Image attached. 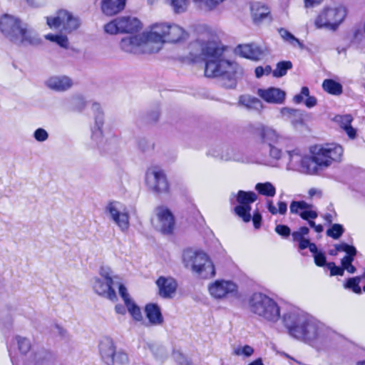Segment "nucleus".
<instances>
[{
	"mask_svg": "<svg viewBox=\"0 0 365 365\" xmlns=\"http://www.w3.org/2000/svg\"><path fill=\"white\" fill-rule=\"evenodd\" d=\"M190 55L193 60L201 58L205 63L207 77H222V85L227 88L236 86V78L243 73L242 68L236 62L225 59L223 48L216 40L200 39L190 43Z\"/></svg>",
	"mask_w": 365,
	"mask_h": 365,
	"instance_id": "f257e3e1",
	"label": "nucleus"
},
{
	"mask_svg": "<svg viewBox=\"0 0 365 365\" xmlns=\"http://www.w3.org/2000/svg\"><path fill=\"white\" fill-rule=\"evenodd\" d=\"M282 319L291 336L318 351L324 348L329 331L317 319L294 307L284 313Z\"/></svg>",
	"mask_w": 365,
	"mask_h": 365,
	"instance_id": "f03ea898",
	"label": "nucleus"
},
{
	"mask_svg": "<svg viewBox=\"0 0 365 365\" xmlns=\"http://www.w3.org/2000/svg\"><path fill=\"white\" fill-rule=\"evenodd\" d=\"M0 31L6 38L18 45H38L41 43L34 31L11 15L4 14L1 17Z\"/></svg>",
	"mask_w": 365,
	"mask_h": 365,
	"instance_id": "7ed1b4c3",
	"label": "nucleus"
},
{
	"mask_svg": "<svg viewBox=\"0 0 365 365\" xmlns=\"http://www.w3.org/2000/svg\"><path fill=\"white\" fill-rule=\"evenodd\" d=\"M149 31L155 53L159 52L165 43H178L185 40L187 36L182 27L170 23L155 24Z\"/></svg>",
	"mask_w": 365,
	"mask_h": 365,
	"instance_id": "20e7f679",
	"label": "nucleus"
},
{
	"mask_svg": "<svg viewBox=\"0 0 365 365\" xmlns=\"http://www.w3.org/2000/svg\"><path fill=\"white\" fill-rule=\"evenodd\" d=\"M248 305L252 313L266 322L275 324L281 318L280 307L277 302L263 293L252 294L249 298Z\"/></svg>",
	"mask_w": 365,
	"mask_h": 365,
	"instance_id": "39448f33",
	"label": "nucleus"
},
{
	"mask_svg": "<svg viewBox=\"0 0 365 365\" xmlns=\"http://www.w3.org/2000/svg\"><path fill=\"white\" fill-rule=\"evenodd\" d=\"M182 260L185 268L189 269L200 278L209 279L215 275L213 262L202 250L186 249L182 252Z\"/></svg>",
	"mask_w": 365,
	"mask_h": 365,
	"instance_id": "423d86ee",
	"label": "nucleus"
},
{
	"mask_svg": "<svg viewBox=\"0 0 365 365\" xmlns=\"http://www.w3.org/2000/svg\"><path fill=\"white\" fill-rule=\"evenodd\" d=\"M343 148L335 143L317 145L310 150L312 163L316 165L317 173L319 168H327L333 163L341 161L343 155Z\"/></svg>",
	"mask_w": 365,
	"mask_h": 365,
	"instance_id": "0eeeda50",
	"label": "nucleus"
},
{
	"mask_svg": "<svg viewBox=\"0 0 365 365\" xmlns=\"http://www.w3.org/2000/svg\"><path fill=\"white\" fill-rule=\"evenodd\" d=\"M347 16V9L341 4L328 6L323 8L314 20L317 29L336 31Z\"/></svg>",
	"mask_w": 365,
	"mask_h": 365,
	"instance_id": "6e6552de",
	"label": "nucleus"
},
{
	"mask_svg": "<svg viewBox=\"0 0 365 365\" xmlns=\"http://www.w3.org/2000/svg\"><path fill=\"white\" fill-rule=\"evenodd\" d=\"M99 274L100 277H94L92 280L94 292L110 301H116L118 297L113 286L115 284L117 276H114L110 267L107 266L101 267Z\"/></svg>",
	"mask_w": 365,
	"mask_h": 365,
	"instance_id": "1a4fd4ad",
	"label": "nucleus"
},
{
	"mask_svg": "<svg viewBox=\"0 0 365 365\" xmlns=\"http://www.w3.org/2000/svg\"><path fill=\"white\" fill-rule=\"evenodd\" d=\"M120 46L122 50L132 53H154L153 44L150 31L135 36H126L121 39Z\"/></svg>",
	"mask_w": 365,
	"mask_h": 365,
	"instance_id": "9d476101",
	"label": "nucleus"
},
{
	"mask_svg": "<svg viewBox=\"0 0 365 365\" xmlns=\"http://www.w3.org/2000/svg\"><path fill=\"white\" fill-rule=\"evenodd\" d=\"M145 184L153 194H167L170 191V183L165 171L158 166L149 167L145 174Z\"/></svg>",
	"mask_w": 365,
	"mask_h": 365,
	"instance_id": "9b49d317",
	"label": "nucleus"
},
{
	"mask_svg": "<svg viewBox=\"0 0 365 365\" xmlns=\"http://www.w3.org/2000/svg\"><path fill=\"white\" fill-rule=\"evenodd\" d=\"M105 212L122 232H128L130 217L129 210L124 204L118 201L110 202L105 207Z\"/></svg>",
	"mask_w": 365,
	"mask_h": 365,
	"instance_id": "f8f14e48",
	"label": "nucleus"
},
{
	"mask_svg": "<svg viewBox=\"0 0 365 365\" xmlns=\"http://www.w3.org/2000/svg\"><path fill=\"white\" fill-rule=\"evenodd\" d=\"M287 153L288 170H298L309 175L317 173L316 165L312 163L311 156L304 155L302 149L296 148L292 150H287Z\"/></svg>",
	"mask_w": 365,
	"mask_h": 365,
	"instance_id": "ddd939ff",
	"label": "nucleus"
},
{
	"mask_svg": "<svg viewBox=\"0 0 365 365\" xmlns=\"http://www.w3.org/2000/svg\"><path fill=\"white\" fill-rule=\"evenodd\" d=\"M152 223L157 230L164 235L172 234L175 227L174 215L165 205H159L155 208Z\"/></svg>",
	"mask_w": 365,
	"mask_h": 365,
	"instance_id": "4468645a",
	"label": "nucleus"
},
{
	"mask_svg": "<svg viewBox=\"0 0 365 365\" xmlns=\"http://www.w3.org/2000/svg\"><path fill=\"white\" fill-rule=\"evenodd\" d=\"M141 22L133 16H122L115 19L104 26L107 34H116L118 33H133L140 31Z\"/></svg>",
	"mask_w": 365,
	"mask_h": 365,
	"instance_id": "2eb2a0df",
	"label": "nucleus"
},
{
	"mask_svg": "<svg viewBox=\"0 0 365 365\" xmlns=\"http://www.w3.org/2000/svg\"><path fill=\"white\" fill-rule=\"evenodd\" d=\"M210 295L215 299L224 300L235 297L238 293L237 284L229 279H216L207 287Z\"/></svg>",
	"mask_w": 365,
	"mask_h": 365,
	"instance_id": "dca6fc26",
	"label": "nucleus"
},
{
	"mask_svg": "<svg viewBox=\"0 0 365 365\" xmlns=\"http://www.w3.org/2000/svg\"><path fill=\"white\" fill-rule=\"evenodd\" d=\"M47 24L51 29H60L66 32H71L78 28L80 21L70 12L61 10L56 16L47 18Z\"/></svg>",
	"mask_w": 365,
	"mask_h": 365,
	"instance_id": "f3484780",
	"label": "nucleus"
},
{
	"mask_svg": "<svg viewBox=\"0 0 365 365\" xmlns=\"http://www.w3.org/2000/svg\"><path fill=\"white\" fill-rule=\"evenodd\" d=\"M257 200V195L254 192L240 190L237 195L239 205L235 207V214L242 220L248 222L251 220L250 204Z\"/></svg>",
	"mask_w": 365,
	"mask_h": 365,
	"instance_id": "a211bd4d",
	"label": "nucleus"
},
{
	"mask_svg": "<svg viewBox=\"0 0 365 365\" xmlns=\"http://www.w3.org/2000/svg\"><path fill=\"white\" fill-rule=\"evenodd\" d=\"M235 53L239 56L253 61L262 58L266 53V49L256 43L240 44L235 48Z\"/></svg>",
	"mask_w": 365,
	"mask_h": 365,
	"instance_id": "6ab92c4d",
	"label": "nucleus"
},
{
	"mask_svg": "<svg viewBox=\"0 0 365 365\" xmlns=\"http://www.w3.org/2000/svg\"><path fill=\"white\" fill-rule=\"evenodd\" d=\"M99 353L103 361L107 365H114V355L116 352L113 339L109 336H104L99 343Z\"/></svg>",
	"mask_w": 365,
	"mask_h": 365,
	"instance_id": "aec40b11",
	"label": "nucleus"
},
{
	"mask_svg": "<svg viewBox=\"0 0 365 365\" xmlns=\"http://www.w3.org/2000/svg\"><path fill=\"white\" fill-rule=\"evenodd\" d=\"M257 96L268 103L281 104L285 99V92L279 88L269 87L268 88H259Z\"/></svg>",
	"mask_w": 365,
	"mask_h": 365,
	"instance_id": "412c9836",
	"label": "nucleus"
},
{
	"mask_svg": "<svg viewBox=\"0 0 365 365\" xmlns=\"http://www.w3.org/2000/svg\"><path fill=\"white\" fill-rule=\"evenodd\" d=\"M156 284L159 295L165 299L172 298L178 287L175 279L171 277H160L156 281Z\"/></svg>",
	"mask_w": 365,
	"mask_h": 365,
	"instance_id": "4be33fe9",
	"label": "nucleus"
},
{
	"mask_svg": "<svg viewBox=\"0 0 365 365\" xmlns=\"http://www.w3.org/2000/svg\"><path fill=\"white\" fill-rule=\"evenodd\" d=\"M46 87L57 92H64L70 89L73 85V80L64 75L53 76L45 82Z\"/></svg>",
	"mask_w": 365,
	"mask_h": 365,
	"instance_id": "5701e85b",
	"label": "nucleus"
},
{
	"mask_svg": "<svg viewBox=\"0 0 365 365\" xmlns=\"http://www.w3.org/2000/svg\"><path fill=\"white\" fill-rule=\"evenodd\" d=\"M145 312L149 325L159 326L163 323V317L160 308L158 304L153 303L148 304L145 307Z\"/></svg>",
	"mask_w": 365,
	"mask_h": 365,
	"instance_id": "b1692460",
	"label": "nucleus"
},
{
	"mask_svg": "<svg viewBox=\"0 0 365 365\" xmlns=\"http://www.w3.org/2000/svg\"><path fill=\"white\" fill-rule=\"evenodd\" d=\"M333 121L343 129L351 139L355 138L356 130L351 125L353 121V117L351 115H337L334 117Z\"/></svg>",
	"mask_w": 365,
	"mask_h": 365,
	"instance_id": "393cba45",
	"label": "nucleus"
},
{
	"mask_svg": "<svg viewBox=\"0 0 365 365\" xmlns=\"http://www.w3.org/2000/svg\"><path fill=\"white\" fill-rule=\"evenodd\" d=\"M126 0H103L102 11L107 16H113L122 11L125 6Z\"/></svg>",
	"mask_w": 365,
	"mask_h": 365,
	"instance_id": "a878e982",
	"label": "nucleus"
},
{
	"mask_svg": "<svg viewBox=\"0 0 365 365\" xmlns=\"http://www.w3.org/2000/svg\"><path fill=\"white\" fill-rule=\"evenodd\" d=\"M263 142L269 146L274 145L283 144L286 138L279 135L275 130L271 128H267L263 130L262 133Z\"/></svg>",
	"mask_w": 365,
	"mask_h": 365,
	"instance_id": "bb28decb",
	"label": "nucleus"
},
{
	"mask_svg": "<svg viewBox=\"0 0 365 365\" xmlns=\"http://www.w3.org/2000/svg\"><path fill=\"white\" fill-rule=\"evenodd\" d=\"M250 9L253 21L256 24L260 23L264 19L267 18L270 13L269 9L259 2L252 3Z\"/></svg>",
	"mask_w": 365,
	"mask_h": 365,
	"instance_id": "cd10ccee",
	"label": "nucleus"
},
{
	"mask_svg": "<svg viewBox=\"0 0 365 365\" xmlns=\"http://www.w3.org/2000/svg\"><path fill=\"white\" fill-rule=\"evenodd\" d=\"M239 103L249 109L259 110L263 108L262 101L250 95H242L239 98Z\"/></svg>",
	"mask_w": 365,
	"mask_h": 365,
	"instance_id": "c85d7f7f",
	"label": "nucleus"
},
{
	"mask_svg": "<svg viewBox=\"0 0 365 365\" xmlns=\"http://www.w3.org/2000/svg\"><path fill=\"white\" fill-rule=\"evenodd\" d=\"M125 306L128 312L134 321L137 322H142L145 326H148L147 323L143 320V316L140 307L134 302V301L128 302Z\"/></svg>",
	"mask_w": 365,
	"mask_h": 365,
	"instance_id": "c756f323",
	"label": "nucleus"
},
{
	"mask_svg": "<svg viewBox=\"0 0 365 365\" xmlns=\"http://www.w3.org/2000/svg\"><path fill=\"white\" fill-rule=\"evenodd\" d=\"M322 87L325 91L332 95H339L342 93V86L332 79L324 80Z\"/></svg>",
	"mask_w": 365,
	"mask_h": 365,
	"instance_id": "7c9ffc66",
	"label": "nucleus"
},
{
	"mask_svg": "<svg viewBox=\"0 0 365 365\" xmlns=\"http://www.w3.org/2000/svg\"><path fill=\"white\" fill-rule=\"evenodd\" d=\"M92 110L94 113L93 128H103L104 125V114L99 103H94L92 105Z\"/></svg>",
	"mask_w": 365,
	"mask_h": 365,
	"instance_id": "2f4dec72",
	"label": "nucleus"
},
{
	"mask_svg": "<svg viewBox=\"0 0 365 365\" xmlns=\"http://www.w3.org/2000/svg\"><path fill=\"white\" fill-rule=\"evenodd\" d=\"M255 190L261 195L267 197H274L276 193L274 186L269 182H259L255 185Z\"/></svg>",
	"mask_w": 365,
	"mask_h": 365,
	"instance_id": "473e14b6",
	"label": "nucleus"
},
{
	"mask_svg": "<svg viewBox=\"0 0 365 365\" xmlns=\"http://www.w3.org/2000/svg\"><path fill=\"white\" fill-rule=\"evenodd\" d=\"M91 140L93 145L98 148H102L105 145L106 140L104 138L102 128H91Z\"/></svg>",
	"mask_w": 365,
	"mask_h": 365,
	"instance_id": "72a5a7b5",
	"label": "nucleus"
},
{
	"mask_svg": "<svg viewBox=\"0 0 365 365\" xmlns=\"http://www.w3.org/2000/svg\"><path fill=\"white\" fill-rule=\"evenodd\" d=\"M310 204L304 200H293L289 205V210L292 214L301 215V213L309 208Z\"/></svg>",
	"mask_w": 365,
	"mask_h": 365,
	"instance_id": "f704fd0d",
	"label": "nucleus"
},
{
	"mask_svg": "<svg viewBox=\"0 0 365 365\" xmlns=\"http://www.w3.org/2000/svg\"><path fill=\"white\" fill-rule=\"evenodd\" d=\"M175 14L185 12L188 7V0H168Z\"/></svg>",
	"mask_w": 365,
	"mask_h": 365,
	"instance_id": "c9c22d12",
	"label": "nucleus"
},
{
	"mask_svg": "<svg viewBox=\"0 0 365 365\" xmlns=\"http://www.w3.org/2000/svg\"><path fill=\"white\" fill-rule=\"evenodd\" d=\"M292 64L290 61H282L277 64V68L272 71L274 77L279 78L284 76L287 70L290 69Z\"/></svg>",
	"mask_w": 365,
	"mask_h": 365,
	"instance_id": "e433bc0d",
	"label": "nucleus"
},
{
	"mask_svg": "<svg viewBox=\"0 0 365 365\" xmlns=\"http://www.w3.org/2000/svg\"><path fill=\"white\" fill-rule=\"evenodd\" d=\"M361 277L358 276L348 279L344 287L346 289H351L353 292L360 294L361 293V289L359 286V283L361 280Z\"/></svg>",
	"mask_w": 365,
	"mask_h": 365,
	"instance_id": "4c0bfd02",
	"label": "nucleus"
},
{
	"mask_svg": "<svg viewBox=\"0 0 365 365\" xmlns=\"http://www.w3.org/2000/svg\"><path fill=\"white\" fill-rule=\"evenodd\" d=\"M45 38L50 41L56 43L62 48H67L68 46V40L66 36L58 34H47L45 36Z\"/></svg>",
	"mask_w": 365,
	"mask_h": 365,
	"instance_id": "58836bf2",
	"label": "nucleus"
},
{
	"mask_svg": "<svg viewBox=\"0 0 365 365\" xmlns=\"http://www.w3.org/2000/svg\"><path fill=\"white\" fill-rule=\"evenodd\" d=\"M279 34L280 36L287 42L290 43L291 45L294 46H301L302 44L299 42V41L290 32H289L287 30L284 29H279Z\"/></svg>",
	"mask_w": 365,
	"mask_h": 365,
	"instance_id": "ea45409f",
	"label": "nucleus"
},
{
	"mask_svg": "<svg viewBox=\"0 0 365 365\" xmlns=\"http://www.w3.org/2000/svg\"><path fill=\"white\" fill-rule=\"evenodd\" d=\"M149 348L155 357L159 360H163L168 356V352L163 346L158 344H150Z\"/></svg>",
	"mask_w": 365,
	"mask_h": 365,
	"instance_id": "a19ab883",
	"label": "nucleus"
},
{
	"mask_svg": "<svg viewBox=\"0 0 365 365\" xmlns=\"http://www.w3.org/2000/svg\"><path fill=\"white\" fill-rule=\"evenodd\" d=\"M201 9L212 10L223 1V0H193Z\"/></svg>",
	"mask_w": 365,
	"mask_h": 365,
	"instance_id": "79ce46f5",
	"label": "nucleus"
},
{
	"mask_svg": "<svg viewBox=\"0 0 365 365\" xmlns=\"http://www.w3.org/2000/svg\"><path fill=\"white\" fill-rule=\"evenodd\" d=\"M344 232L343 226L340 224H333L331 227L327 230V235L334 239H339Z\"/></svg>",
	"mask_w": 365,
	"mask_h": 365,
	"instance_id": "37998d69",
	"label": "nucleus"
},
{
	"mask_svg": "<svg viewBox=\"0 0 365 365\" xmlns=\"http://www.w3.org/2000/svg\"><path fill=\"white\" fill-rule=\"evenodd\" d=\"M16 341L21 354H26L29 352L31 349V342L29 339L18 336L16 337Z\"/></svg>",
	"mask_w": 365,
	"mask_h": 365,
	"instance_id": "c03bdc74",
	"label": "nucleus"
},
{
	"mask_svg": "<svg viewBox=\"0 0 365 365\" xmlns=\"http://www.w3.org/2000/svg\"><path fill=\"white\" fill-rule=\"evenodd\" d=\"M220 158L223 160H234V161H243V158L236 154L235 150L230 148H226L222 151Z\"/></svg>",
	"mask_w": 365,
	"mask_h": 365,
	"instance_id": "a18cd8bd",
	"label": "nucleus"
},
{
	"mask_svg": "<svg viewBox=\"0 0 365 365\" xmlns=\"http://www.w3.org/2000/svg\"><path fill=\"white\" fill-rule=\"evenodd\" d=\"M335 249L337 252H346V255H356L357 252L356 249L354 246L349 245L344 242L335 245Z\"/></svg>",
	"mask_w": 365,
	"mask_h": 365,
	"instance_id": "49530a36",
	"label": "nucleus"
},
{
	"mask_svg": "<svg viewBox=\"0 0 365 365\" xmlns=\"http://www.w3.org/2000/svg\"><path fill=\"white\" fill-rule=\"evenodd\" d=\"M309 208L306 209L301 213V218L304 220H314L318 217L317 212L314 210L313 205L310 204Z\"/></svg>",
	"mask_w": 365,
	"mask_h": 365,
	"instance_id": "de8ad7c7",
	"label": "nucleus"
},
{
	"mask_svg": "<svg viewBox=\"0 0 365 365\" xmlns=\"http://www.w3.org/2000/svg\"><path fill=\"white\" fill-rule=\"evenodd\" d=\"M233 353L236 356H244L249 357L253 354L254 349L249 345H245L244 346H240L235 349Z\"/></svg>",
	"mask_w": 365,
	"mask_h": 365,
	"instance_id": "09e8293b",
	"label": "nucleus"
},
{
	"mask_svg": "<svg viewBox=\"0 0 365 365\" xmlns=\"http://www.w3.org/2000/svg\"><path fill=\"white\" fill-rule=\"evenodd\" d=\"M129 359L127 354L123 351H116L114 355V365H128Z\"/></svg>",
	"mask_w": 365,
	"mask_h": 365,
	"instance_id": "8fccbe9b",
	"label": "nucleus"
},
{
	"mask_svg": "<svg viewBox=\"0 0 365 365\" xmlns=\"http://www.w3.org/2000/svg\"><path fill=\"white\" fill-rule=\"evenodd\" d=\"M48 133L42 128H38L34 132V139L39 143L46 141L48 139Z\"/></svg>",
	"mask_w": 365,
	"mask_h": 365,
	"instance_id": "3c124183",
	"label": "nucleus"
},
{
	"mask_svg": "<svg viewBox=\"0 0 365 365\" xmlns=\"http://www.w3.org/2000/svg\"><path fill=\"white\" fill-rule=\"evenodd\" d=\"M115 284H117L118 287L119 294L123 299L125 304H128V302L133 301L130 297V295L128 293L127 288L122 283L115 282Z\"/></svg>",
	"mask_w": 365,
	"mask_h": 365,
	"instance_id": "603ef678",
	"label": "nucleus"
},
{
	"mask_svg": "<svg viewBox=\"0 0 365 365\" xmlns=\"http://www.w3.org/2000/svg\"><path fill=\"white\" fill-rule=\"evenodd\" d=\"M280 114L287 120L291 119V115H299V110L284 107L280 109Z\"/></svg>",
	"mask_w": 365,
	"mask_h": 365,
	"instance_id": "864d4df0",
	"label": "nucleus"
},
{
	"mask_svg": "<svg viewBox=\"0 0 365 365\" xmlns=\"http://www.w3.org/2000/svg\"><path fill=\"white\" fill-rule=\"evenodd\" d=\"M327 266L330 270L331 276H343L344 269L341 267L336 266L334 262H329Z\"/></svg>",
	"mask_w": 365,
	"mask_h": 365,
	"instance_id": "5fc2aeb1",
	"label": "nucleus"
},
{
	"mask_svg": "<svg viewBox=\"0 0 365 365\" xmlns=\"http://www.w3.org/2000/svg\"><path fill=\"white\" fill-rule=\"evenodd\" d=\"M275 232L284 237H287L288 236L290 235L291 234V230L290 228L287 226V225H278L275 227Z\"/></svg>",
	"mask_w": 365,
	"mask_h": 365,
	"instance_id": "6e6d98bb",
	"label": "nucleus"
},
{
	"mask_svg": "<svg viewBox=\"0 0 365 365\" xmlns=\"http://www.w3.org/2000/svg\"><path fill=\"white\" fill-rule=\"evenodd\" d=\"M309 94V90L307 87L304 86L302 88L301 93L299 94L295 95L293 100L294 103L299 104L303 102L304 97L308 96Z\"/></svg>",
	"mask_w": 365,
	"mask_h": 365,
	"instance_id": "4d7b16f0",
	"label": "nucleus"
},
{
	"mask_svg": "<svg viewBox=\"0 0 365 365\" xmlns=\"http://www.w3.org/2000/svg\"><path fill=\"white\" fill-rule=\"evenodd\" d=\"M315 264L319 267H323L326 264V257L324 254L319 251L313 255Z\"/></svg>",
	"mask_w": 365,
	"mask_h": 365,
	"instance_id": "13d9d810",
	"label": "nucleus"
},
{
	"mask_svg": "<svg viewBox=\"0 0 365 365\" xmlns=\"http://www.w3.org/2000/svg\"><path fill=\"white\" fill-rule=\"evenodd\" d=\"M355 256H356V255H346L341 259V268L344 269V271L346 269V267L351 265Z\"/></svg>",
	"mask_w": 365,
	"mask_h": 365,
	"instance_id": "bf43d9fd",
	"label": "nucleus"
},
{
	"mask_svg": "<svg viewBox=\"0 0 365 365\" xmlns=\"http://www.w3.org/2000/svg\"><path fill=\"white\" fill-rule=\"evenodd\" d=\"M51 331L53 334H58L61 337H66L68 333L66 329L58 324L52 326Z\"/></svg>",
	"mask_w": 365,
	"mask_h": 365,
	"instance_id": "052dcab7",
	"label": "nucleus"
},
{
	"mask_svg": "<svg viewBox=\"0 0 365 365\" xmlns=\"http://www.w3.org/2000/svg\"><path fill=\"white\" fill-rule=\"evenodd\" d=\"M269 147L270 157L275 160L280 159L282 157V150L279 148L275 147L274 145H270Z\"/></svg>",
	"mask_w": 365,
	"mask_h": 365,
	"instance_id": "680f3d73",
	"label": "nucleus"
},
{
	"mask_svg": "<svg viewBox=\"0 0 365 365\" xmlns=\"http://www.w3.org/2000/svg\"><path fill=\"white\" fill-rule=\"evenodd\" d=\"M251 219H252L254 227L256 229H258L261 225V221H262V216L259 212H257L253 214L252 217H251Z\"/></svg>",
	"mask_w": 365,
	"mask_h": 365,
	"instance_id": "e2e57ef3",
	"label": "nucleus"
},
{
	"mask_svg": "<svg viewBox=\"0 0 365 365\" xmlns=\"http://www.w3.org/2000/svg\"><path fill=\"white\" fill-rule=\"evenodd\" d=\"M317 99L314 96H310L309 94H308V96H306V99L304 101V104L307 108H313L317 105Z\"/></svg>",
	"mask_w": 365,
	"mask_h": 365,
	"instance_id": "0e129e2a",
	"label": "nucleus"
},
{
	"mask_svg": "<svg viewBox=\"0 0 365 365\" xmlns=\"http://www.w3.org/2000/svg\"><path fill=\"white\" fill-rule=\"evenodd\" d=\"M323 0H304V6L306 8H312L319 5Z\"/></svg>",
	"mask_w": 365,
	"mask_h": 365,
	"instance_id": "69168bd1",
	"label": "nucleus"
},
{
	"mask_svg": "<svg viewBox=\"0 0 365 365\" xmlns=\"http://www.w3.org/2000/svg\"><path fill=\"white\" fill-rule=\"evenodd\" d=\"M75 106L76 110L81 111L86 107V101L83 98H78L76 99Z\"/></svg>",
	"mask_w": 365,
	"mask_h": 365,
	"instance_id": "338daca9",
	"label": "nucleus"
},
{
	"mask_svg": "<svg viewBox=\"0 0 365 365\" xmlns=\"http://www.w3.org/2000/svg\"><path fill=\"white\" fill-rule=\"evenodd\" d=\"M287 210V205L285 202H278V213L280 215H284Z\"/></svg>",
	"mask_w": 365,
	"mask_h": 365,
	"instance_id": "774afa93",
	"label": "nucleus"
}]
</instances>
